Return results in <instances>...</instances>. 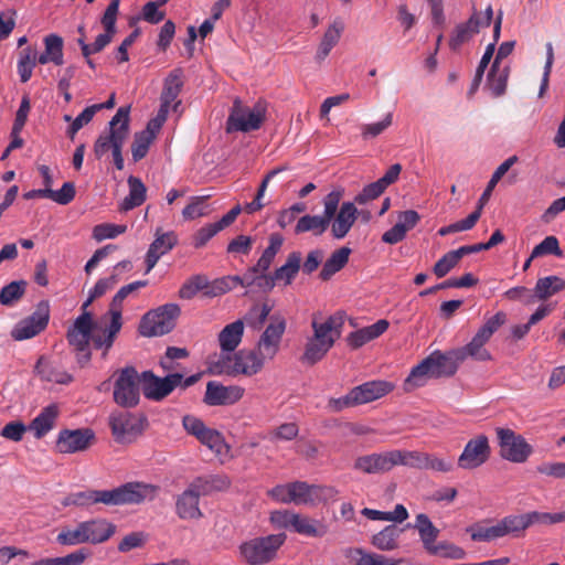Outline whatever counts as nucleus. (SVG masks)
<instances>
[{
	"instance_id": "20",
	"label": "nucleus",
	"mask_w": 565,
	"mask_h": 565,
	"mask_svg": "<svg viewBox=\"0 0 565 565\" xmlns=\"http://www.w3.org/2000/svg\"><path fill=\"white\" fill-rule=\"evenodd\" d=\"M95 435L92 429H64L61 430L56 440V448L62 454L83 451L89 447Z\"/></svg>"
},
{
	"instance_id": "52",
	"label": "nucleus",
	"mask_w": 565,
	"mask_h": 565,
	"mask_svg": "<svg viewBox=\"0 0 565 565\" xmlns=\"http://www.w3.org/2000/svg\"><path fill=\"white\" fill-rule=\"evenodd\" d=\"M56 542L63 546L85 544L82 522L75 527H63L56 536Z\"/></svg>"
},
{
	"instance_id": "31",
	"label": "nucleus",
	"mask_w": 565,
	"mask_h": 565,
	"mask_svg": "<svg viewBox=\"0 0 565 565\" xmlns=\"http://www.w3.org/2000/svg\"><path fill=\"white\" fill-rule=\"evenodd\" d=\"M344 24L337 18L324 32L316 53V61L322 62L330 54L331 50L339 43Z\"/></svg>"
},
{
	"instance_id": "27",
	"label": "nucleus",
	"mask_w": 565,
	"mask_h": 565,
	"mask_svg": "<svg viewBox=\"0 0 565 565\" xmlns=\"http://www.w3.org/2000/svg\"><path fill=\"white\" fill-rule=\"evenodd\" d=\"M58 415V405L50 404L43 407L40 414L32 419L29 429L33 431L35 438L41 439L54 428Z\"/></svg>"
},
{
	"instance_id": "18",
	"label": "nucleus",
	"mask_w": 565,
	"mask_h": 565,
	"mask_svg": "<svg viewBox=\"0 0 565 565\" xmlns=\"http://www.w3.org/2000/svg\"><path fill=\"white\" fill-rule=\"evenodd\" d=\"M490 454L491 448L488 437L479 435L466 444L457 465L461 469L473 470L486 463L490 458Z\"/></svg>"
},
{
	"instance_id": "10",
	"label": "nucleus",
	"mask_w": 565,
	"mask_h": 565,
	"mask_svg": "<svg viewBox=\"0 0 565 565\" xmlns=\"http://www.w3.org/2000/svg\"><path fill=\"white\" fill-rule=\"evenodd\" d=\"M565 521V511L559 513L527 512L524 514H512L501 519L499 523L501 536L512 535L520 537L524 531L533 524H554Z\"/></svg>"
},
{
	"instance_id": "45",
	"label": "nucleus",
	"mask_w": 565,
	"mask_h": 565,
	"mask_svg": "<svg viewBox=\"0 0 565 565\" xmlns=\"http://www.w3.org/2000/svg\"><path fill=\"white\" fill-rule=\"evenodd\" d=\"M330 222L322 215H305L299 218L295 232L297 234L305 232H312L313 235L319 236L326 232Z\"/></svg>"
},
{
	"instance_id": "46",
	"label": "nucleus",
	"mask_w": 565,
	"mask_h": 565,
	"mask_svg": "<svg viewBox=\"0 0 565 565\" xmlns=\"http://www.w3.org/2000/svg\"><path fill=\"white\" fill-rule=\"evenodd\" d=\"M26 286L25 280H15L6 285L0 290V303L7 307L13 306L24 296Z\"/></svg>"
},
{
	"instance_id": "39",
	"label": "nucleus",
	"mask_w": 565,
	"mask_h": 565,
	"mask_svg": "<svg viewBox=\"0 0 565 565\" xmlns=\"http://www.w3.org/2000/svg\"><path fill=\"white\" fill-rule=\"evenodd\" d=\"M301 262L302 255L300 252L295 250L289 253L286 263L274 271L277 281H284L285 285H290L301 268Z\"/></svg>"
},
{
	"instance_id": "6",
	"label": "nucleus",
	"mask_w": 565,
	"mask_h": 565,
	"mask_svg": "<svg viewBox=\"0 0 565 565\" xmlns=\"http://www.w3.org/2000/svg\"><path fill=\"white\" fill-rule=\"evenodd\" d=\"M148 285V280H137L130 282L128 285L122 286L113 297L111 302L109 305L108 312L100 318V322L108 320V324L105 326L104 335L96 334L93 339V345L95 349H104L103 355L105 356L107 352L113 347L117 334L121 330L122 327V302L127 297L131 294L136 292L140 288H143Z\"/></svg>"
},
{
	"instance_id": "26",
	"label": "nucleus",
	"mask_w": 565,
	"mask_h": 565,
	"mask_svg": "<svg viewBox=\"0 0 565 565\" xmlns=\"http://www.w3.org/2000/svg\"><path fill=\"white\" fill-rule=\"evenodd\" d=\"M333 218L332 235L338 239L343 238L358 220V209L353 202H343Z\"/></svg>"
},
{
	"instance_id": "23",
	"label": "nucleus",
	"mask_w": 565,
	"mask_h": 565,
	"mask_svg": "<svg viewBox=\"0 0 565 565\" xmlns=\"http://www.w3.org/2000/svg\"><path fill=\"white\" fill-rule=\"evenodd\" d=\"M394 385L387 381H369L351 388L355 405H363L376 401L390 392Z\"/></svg>"
},
{
	"instance_id": "21",
	"label": "nucleus",
	"mask_w": 565,
	"mask_h": 565,
	"mask_svg": "<svg viewBox=\"0 0 565 565\" xmlns=\"http://www.w3.org/2000/svg\"><path fill=\"white\" fill-rule=\"evenodd\" d=\"M244 395L241 386H224L216 382H209L204 395L207 405H231L239 401Z\"/></svg>"
},
{
	"instance_id": "43",
	"label": "nucleus",
	"mask_w": 565,
	"mask_h": 565,
	"mask_svg": "<svg viewBox=\"0 0 565 565\" xmlns=\"http://www.w3.org/2000/svg\"><path fill=\"white\" fill-rule=\"evenodd\" d=\"M394 451V460L396 466H405L409 468L425 470L427 452L417 451V450H399L395 449Z\"/></svg>"
},
{
	"instance_id": "15",
	"label": "nucleus",
	"mask_w": 565,
	"mask_h": 565,
	"mask_svg": "<svg viewBox=\"0 0 565 565\" xmlns=\"http://www.w3.org/2000/svg\"><path fill=\"white\" fill-rule=\"evenodd\" d=\"M146 398L160 402L169 396L182 382L181 373H170L164 377L157 376L152 371H143L139 376Z\"/></svg>"
},
{
	"instance_id": "56",
	"label": "nucleus",
	"mask_w": 565,
	"mask_h": 565,
	"mask_svg": "<svg viewBox=\"0 0 565 565\" xmlns=\"http://www.w3.org/2000/svg\"><path fill=\"white\" fill-rule=\"evenodd\" d=\"M196 439L216 455H221L225 447L223 436L215 429L206 427Z\"/></svg>"
},
{
	"instance_id": "51",
	"label": "nucleus",
	"mask_w": 565,
	"mask_h": 565,
	"mask_svg": "<svg viewBox=\"0 0 565 565\" xmlns=\"http://www.w3.org/2000/svg\"><path fill=\"white\" fill-rule=\"evenodd\" d=\"M315 484L305 481L291 482L292 502L296 504L313 505Z\"/></svg>"
},
{
	"instance_id": "54",
	"label": "nucleus",
	"mask_w": 565,
	"mask_h": 565,
	"mask_svg": "<svg viewBox=\"0 0 565 565\" xmlns=\"http://www.w3.org/2000/svg\"><path fill=\"white\" fill-rule=\"evenodd\" d=\"M508 82V68H493V64L488 73V85L495 97L504 94Z\"/></svg>"
},
{
	"instance_id": "17",
	"label": "nucleus",
	"mask_w": 565,
	"mask_h": 565,
	"mask_svg": "<svg viewBox=\"0 0 565 565\" xmlns=\"http://www.w3.org/2000/svg\"><path fill=\"white\" fill-rule=\"evenodd\" d=\"M50 319V309L47 301H41L35 311L28 318L21 320L13 328L11 335L17 341L31 339L43 331Z\"/></svg>"
},
{
	"instance_id": "55",
	"label": "nucleus",
	"mask_w": 565,
	"mask_h": 565,
	"mask_svg": "<svg viewBox=\"0 0 565 565\" xmlns=\"http://www.w3.org/2000/svg\"><path fill=\"white\" fill-rule=\"evenodd\" d=\"M45 52L52 57V63L62 65L64 63L63 39L57 34H49L44 38Z\"/></svg>"
},
{
	"instance_id": "29",
	"label": "nucleus",
	"mask_w": 565,
	"mask_h": 565,
	"mask_svg": "<svg viewBox=\"0 0 565 565\" xmlns=\"http://www.w3.org/2000/svg\"><path fill=\"white\" fill-rule=\"evenodd\" d=\"M488 342V339H486L479 333H476L469 343H467L463 347L457 348L456 351L459 355L461 363H463L468 358L478 362L490 361L492 356L489 350L486 348V344Z\"/></svg>"
},
{
	"instance_id": "60",
	"label": "nucleus",
	"mask_w": 565,
	"mask_h": 565,
	"mask_svg": "<svg viewBox=\"0 0 565 565\" xmlns=\"http://www.w3.org/2000/svg\"><path fill=\"white\" fill-rule=\"evenodd\" d=\"M126 231H127V225L103 223V224L96 225L93 228V237L97 242H102L104 239L115 238L118 235L124 234Z\"/></svg>"
},
{
	"instance_id": "61",
	"label": "nucleus",
	"mask_w": 565,
	"mask_h": 565,
	"mask_svg": "<svg viewBox=\"0 0 565 565\" xmlns=\"http://www.w3.org/2000/svg\"><path fill=\"white\" fill-rule=\"evenodd\" d=\"M461 257L457 249L446 253L433 267L434 274L438 278L445 277L460 262Z\"/></svg>"
},
{
	"instance_id": "53",
	"label": "nucleus",
	"mask_w": 565,
	"mask_h": 565,
	"mask_svg": "<svg viewBox=\"0 0 565 565\" xmlns=\"http://www.w3.org/2000/svg\"><path fill=\"white\" fill-rule=\"evenodd\" d=\"M481 216L480 209H476L472 213H470L466 218L452 223L447 226H443L438 230V235L446 236L452 233L469 231L471 230Z\"/></svg>"
},
{
	"instance_id": "34",
	"label": "nucleus",
	"mask_w": 565,
	"mask_h": 565,
	"mask_svg": "<svg viewBox=\"0 0 565 565\" xmlns=\"http://www.w3.org/2000/svg\"><path fill=\"white\" fill-rule=\"evenodd\" d=\"M291 531L308 537H322L327 534L328 526L319 520L296 513Z\"/></svg>"
},
{
	"instance_id": "40",
	"label": "nucleus",
	"mask_w": 565,
	"mask_h": 565,
	"mask_svg": "<svg viewBox=\"0 0 565 565\" xmlns=\"http://www.w3.org/2000/svg\"><path fill=\"white\" fill-rule=\"evenodd\" d=\"M128 185L129 194L120 204L121 211H129L140 206L146 200L147 189L139 178L130 175L128 178Z\"/></svg>"
},
{
	"instance_id": "57",
	"label": "nucleus",
	"mask_w": 565,
	"mask_h": 565,
	"mask_svg": "<svg viewBox=\"0 0 565 565\" xmlns=\"http://www.w3.org/2000/svg\"><path fill=\"white\" fill-rule=\"evenodd\" d=\"M299 427L296 423H284L267 434L270 443L290 441L298 436Z\"/></svg>"
},
{
	"instance_id": "28",
	"label": "nucleus",
	"mask_w": 565,
	"mask_h": 565,
	"mask_svg": "<svg viewBox=\"0 0 565 565\" xmlns=\"http://www.w3.org/2000/svg\"><path fill=\"white\" fill-rule=\"evenodd\" d=\"M390 323L385 319L377 320L375 323L351 332L347 337V342L352 349H359L365 343L382 335L388 328Z\"/></svg>"
},
{
	"instance_id": "14",
	"label": "nucleus",
	"mask_w": 565,
	"mask_h": 565,
	"mask_svg": "<svg viewBox=\"0 0 565 565\" xmlns=\"http://www.w3.org/2000/svg\"><path fill=\"white\" fill-rule=\"evenodd\" d=\"M495 433L499 440L500 456L503 459L515 463L527 460L533 449L522 435L503 427H498Z\"/></svg>"
},
{
	"instance_id": "24",
	"label": "nucleus",
	"mask_w": 565,
	"mask_h": 565,
	"mask_svg": "<svg viewBox=\"0 0 565 565\" xmlns=\"http://www.w3.org/2000/svg\"><path fill=\"white\" fill-rule=\"evenodd\" d=\"M85 542L97 545L108 541L116 533V525L104 518L82 521Z\"/></svg>"
},
{
	"instance_id": "9",
	"label": "nucleus",
	"mask_w": 565,
	"mask_h": 565,
	"mask_svg": "<svg viewBox=\"0 0 565 565\" xmlns=\"http://www.w3.org/2000/svg\"><path fill=\"white\" fill-rule=\"evenodd\" d=\"M181 309L177 303H166L148 311L141 319L139 332L143 337H161L171 332Z\"/></svg>"
},
{
	"instance_id": "16",
	"label": "nucleus",
	"mask_w": 565,
	"mask_h": 565,
	"mask_svg": "<svg viewBox=\"0 0 565 565\" xmlns=\"http://www.w3.org/2000/svg\"><path fill=\"white\" fill-rule=\"evenodd\" d=\"M286 328L287 321L281 313L276 312L270 316L269 323L260 334L256 345V349L267 360H274L279 352Z\"/></svg>"
},
{
	"instance_id": "37",
	"label": "nucleus",
	"mask_w": 565,
	"mask_h": 565,
	"mask_svg": "<svg viewBox=\"0 0 565 565\" xmlns=\"http://www.w3.org/2000/svg\"><path fill=\"white\" fill-rule=\"evenodd\" d=\"M351 249L347 246L334 250L323 264L319 274L320 279L323 281L331 279L333 275L340 271L348 264Z\"/></svg>"
},
{
	"instance_id": "58",
	"label": "nucleus",
	"mask_w": 565,
	"mask_h": 565,
	"mask_svg": "<svg viewBox=\"0 0 565 565\" xmlns=\"http://www.w3.org/2000/svg\"><path fill=\"white\" fill-rule=\"evenodd\" d=\"M153 140L154 139L151 138V134L148 131H139L135 134L134 142L131 145L134 161H140L147 156L149 147Z\"/></svg>"
},
{
	"instance_id": "5",
	"label": "nucleus",
	"mask_w": 565,
	"mask_h": 565,
	"mask_svg": "<svg viewBox=\"0 0 565 565\" xmlns=\"http://www.w3.org/2000/svg\"><path fill=\"white\" fill-rule=\"evenodd\" d=\"M267 359L256 350H239L235 353H221L216 360L209 362V373L212 375L253 376L259 373Z\"/></svg>"
},
{
	"instance_id": "35",
	"label": "nucleus",
	"mask_w": 565,
	"mask_h": 565,
	"mask_svg": "<svg viewBox=\"0 0 565 565\" xmlns=\"http://www.w3.org/2000/svg\"><path fill=\"white\" fill-rule=\"evenodd\" d=\"M268 241V246L265 248L257 263L250 268L253 273H266L282 247L284 237L280 233H271Z\"/></svg>"
},
{
	"instance_id": "41",
	"label": "nucleus",
	"mask_w": 565,
	"mask_h": 565,
	"mask_svg": "<svg viewBox=\"0 0 565 565\" xmlns=\"http://www.w3.org/2000/svg\"><path fill=\"white\" fill-rule=\"evenodd\" d=\"M403 529L396 525H387L372 537V544L380 551H393L398 547L397 540Z\"/></svg>"
},
{
	"instance_id": "50",
	"label": "nucleus",
	"mask_w": 565,
	"mask_h": 565,
	"mask_svg": "<svg viewBox=\"0 0 565 565\" xmlns=\"http://www.w3.org/2000/svg\"><path fill=\"white\" fill-rule=\"evenodd\" d=\"M429 554L449 559H463L467 555L462 547L447 541L436 543Z\"/></svg>"
},
{
	"instance_id": "47",
	"label": "nucleus",
	"mask_w": 565,
	"mask_h": 565,
	"mask_svg": "<svg viewBox=\"0 0 565 565\" xmlns=\"http://www.w3.org/2000/svg\"><path fill=\"white\" fill-rule=\"evenodd\" d=\"M285 168H276V169H273L271 171H269L263 179V181L260 182V185L257 190V193H256V196L255 199L249 202V203H246L244 210L247 214H254L255 212L262 210L265 204L263 203V199L265 196V193H266V190H267V186L270 182V180L276 175L278 174L279 172L284 171Z\"/></svg>"
},
{
	"instance_id": "64",
	"label": "nucleus",
	"mask_w": 565,
	"mask_h": 565,
	"mask_svg": "<svg viewBox=\"0 0 565 565\" xmlns=\"http://www.w3.org/2000/svg\"><path fill=\"white\" fill-rule=\"evenodd\" d=\"M203 281H204V275L192 276L179 289V297L181 299L190 300L199 291L203 292V289H204Z\"/></svg>"
},
{
	"instance_id": "48",
	"label": "nucleus",
	"mask_w": 565,
	"mask_h": 565,
	"mask_svg": "<svg viewBox=\"0 0 565 565\" xmlns=\"http://www.w3.org/2000/svg\"><path fill=\"white\" fill-rule=\"evenodd\" d=\"M35 371L45 381L55 382L58 384H68L73 377L66 372L54 370L43 358L39 359L35 365Z\"/></svg>"
},
{
	"instance_id": "22",
	"label": "nucleus",
	"mask_w": 565,
	"mask_h": 565,
	"mask_svg": "<svg viewBox=\"0 0 565 565\" xmlns=\"http://www.w3.org/2000/svg\"><path fill=\"white\" fill-rule=\"evenodd\" d=\"M200 492L190 483L188 488L177 497L175 513L182 520H198L203 516L200 509Z\"/></svg>"
},
{
	"instance_id": "49",
	"label": "nucleus",
	"mask_w": 565,
	"mask_h": 565,
	"mask_svg": "<svg viewBox=\"0 0 565 565\" xmlns=\"http://www.w3.org/2000/svg\"><path fill=\"white\" fill-rule=\"evenodd\" d=\"M273 307L264 302L262 305H254L245 316L246 323L254 330H259L265 321L270 318Z\"/></svg>"
},
{
	"instance_id": "19",
	"label": "nucleus",
	"mask_w": 565,
	"mask_h": 565,
	"mask_svg": "<svg viewBox=\"0 0 565 565\" xmlns=\"http://www.w3.org/2000/svg\"><path fill=\"white\" fill-rule=\"evenodd\" d=\"M395 467L394 451L373 452L360 456L354 460L353 468L367 475H380Z\"/></svg>"
},
{
	"instance_id": "4",
	"label": "nucleus",
	"mask_w": 565,
	"mask_h": 565,
	"mask_svg": "<svg viewBox=\"0 0 565 565\" xmlns=\"http://www.w3.org/2000/svg\"><path fill=\"white\" fill-rule=\"evenodd\" d=\"M130 107H120L109 121L108 132H103L96 139L93 152L97 160L104 158L109 151L117 170L124 169L122 148L129 135Z\"/></svg>"
},
{
	"instance_id": "7",
	"label": "nucleus",
	"mask_w": 565,
	"mask_h": 565,
	"mask_svg": "<svg viewBox=\"0 0 565 565\" xmlns=\"http://www.w3.org/2000/svg\"><path fill=\"white\" fill-rule=\"evenodd\" d=\"M108 324V320L99 324H95L93 319L87 315H79L74 323L68 328L66 332V339L78 353L77 361L83 366L90 360L89 341L94 339L96 334L104 335L105 326Z\"/></svg>"
},
{
	"instance_id": "44",
	"label": "nucleus",
	"mask_w": 565,
	"mask_h": 565,
	"mask_svg": "<svg viewBox=\"0 0 565 565\" xmlns=\"http://www.w3.org/2000/svg\"><path fill=\"white\" fill-rule=\"evenodd\" d=\"M518 161L516 156H512L508 158L505 161H503L493 172L490 181L488 182V185L483 193L481 194L477 209H480V212L482 213V209L484 204L489 201L491 193L494 189V186L498 184V182L502 179V177L510 170V168Z\"/></svg>"
},
{
	"instance_id": "13",
	"label": "nucleus",
	"mask_w": 565,
	"mask_h": 565,
	"mask_svg": "<svg viewBox=\"0 0 565 565\" xmlns=\"http://www.w3.org/2000/svg\"><path fill=\"white\" fill-rule=\"evenodd\" d=\"M109 426L115 440L124 444L136 440L148 426V420L143 415L115 412L109 416Z\"/></svg>"
},
{
	"instance_id": "36",
	"label": "nucleus",
	"mask_w": 565,
	"mask_h": 565,
	"mask_svg": "<svg viewBox=\"0 0 565 565\" xmlns=\"http://www.w3.org/2000/svg\"><path fill=\"white\" fill-rule=\"evenodd\" d=\"M191 484L201 495H207L214 491H224L230 488L231 481L225 475H210L195 478Z\"/></svg>"
},
{
	"instance_id": "63",
	"label": "nucleus",
	"mask_w": 565,
	"mask_h": 565,
	"mask_svg": "<svg viewBox=\"0 0 565 565\" xmlns=\"http://www.w3.org/2000/svg\"><path fill=\"white\" fill-rule=\"evenodd\" d=\"M507 321V315L503 311L497 312L494 316L488 318L484 323L479 328L477 333L481 334L490 341L491 337L497 332Z\"/></svg>"
},
{
	"instance_id": "25",
	"label": "nucleus",
	"mask_w": 565,
	"mask_h": 565,
	"mask_svg": "<svg viewBox=\"0 0 565 565\" xmlns=\"http://www.w3.org/2000/svg\"><path fill=\"white\" fill-rule=\"evenodd\" d=\"M178 243V236L174 232L160 233L156 232V238L150 244L146 254V274L150 273L157 265L161 256L170 252Z\"/></svg>"
},
{
	"instance_id": "32",
	"label": "nucleus",
	"mask_w": 565,
	"mask_h": 565,
	"mask_svg": "<svg viewBox=\"0 0 565 565\" xmlns=\"http://www.w3.org/2000/svg\"><path fill=\"white\" fill-rule=\"evenodd\" d=\"M183 87V71L178 67L172 70L168 76L164 78L163 89L160 96V102H166L173 104V109L181 104L180 100H177L181 89Z\"/></svg>"
},
{
	"instance_id": "1",
	"label": "nucleus",
	"mask_w": 565,
	"mask_h": 565,
	"mask_svg": "<svg viewBox=\"0 0 565 565\" xmlns=\"http://www.w3.org/2000/svg\"><path fill=\"white\" fill-rule=\"evenodd\" d=\"M158 488L142 482H127L110 490H85L70 494L66 504L88 507L102 503L108 507L140 504L145 500H152Z\"/></svg>"
},
{
	"instance_id": "59",
	"label": "nucleus",
	"mask_w": 565,
	"mask_h": 565,
	"mask_svg": "<svg viewBox=\"0 0 565 565\" xmlns=\"http://www.w3.org/2000/svg\"><path fill=\"white\" fill-rule=\"evenodd\" d=\"M35 66V52L30 47L24 49L20 53V57L18 61V73L20 75V79L22 83H26L31 76L32 71Z\"/></svg>"
},
{
	"instance_id": "3",
	"label": "nucleus",
	"mask_w": 565,
	"mask_h": 565,
	"mask_svg": "<svg viewBox=\"0 0 565 565\" xmlns=\"http://www.w3.org/2000/svg\"><path fill=\"white\" fill-rule=\"evenodd\" d=\"M460 364L456 349L446 352L435 351L412 369L403 388L405 392H412L424 386L428 379L450 377L456 374Z\"/></svg>"
},
{
	"instance_id": "38",
	"label": "nucleus",
	"mask_w": 565,
	"mask_h": 565,
	"mask_svg": "<svg viewBox=\"0 0 565 565\" xmlns=\"http://www.w3.org/2000/svg\"><path fill=\"white\" fill-rule=\"evenodd\" d=\"M414 527L418 531L424 548L429 553L436 544L439 530L425 513L417 514Z\"/></svg>"
},
{
	"instance_id": "30",
	"label": "nucleus",
	"mask_w": 565,
	"mask_h": 565,
	"mask_svg": "<svg viewBox=\"0 0 565 565\" xmlns=\"http://www.w3.org/2000/svg\"><path fill=\"white\" fill-rule=\"evenodd\" d=\"M244 335L243 320H236L226 324L218 333L217 340L221 348V353L232 354L241 344Z\"/></svg>"
},
{
	"instance_id": "2",
	"label": "nucleus",
	"mask_w": 565,
	"mask_h": 565,
	"mask_svg": "<svg viewBox=\"0 0 565 565\" xmlns=\"http://www.w3.org/2000/svg\"><path fill=\"white\" fill-rule=\"evenodd\" d=\"M344 313L338 311L331 315L326 321L319 322L313 316L311 328L313 334L309 337L305 344L300 361L307 365H315L320 362L341 337L344 324Z\"/></svg>"
},
{
	"instance_id": "42",
	"label": "nucleus",
	"mask_w": 565,
	"mask_h": 565,
	"mask_svg": "<svg viewBox=\"0 0 565 565\" xmlns=\"http://www.w3.org/2000/svg\"><path fill=\"white\" fill-rule=\"evenodd\" d=\"M565 289V279L552 275L540 278L534 287L535 297L540 300H546L550 297Z\"/></svg>"
},
{
	"instance_id": "11",
	"label": "nucleus",
	"mask_w": 565,
	"mask_h": 565,
	"mask_svg": "<svg viewBox=\"0 0 565 565\" xmlns=\"http://www.w3.org/2000/svg\"><path fill=\"white\" fill-rule=\"evenodd\" d=\"M266 118V106L258 102L253 108L244 106L241 99L236 98L233 103L230 116L226 122V131L248 132L257 130Z\"/></svg>"
},
{
	"instance_id": "33",
	"label": "nucleus",
	"mask_w": 565,
	"mask_h": 565,
	"mask_svg": "<svg viewBox=\"0 0 565 565\" xmlns=\"http://www.w3.org/2000/svg\"><path fill=\"white\" fill-rule=\"evenodd\" d=\"M478 24L477 17H470L468 21L457 24L449 38V47L458 51L461 45L469 42L475 34L479 33L481 28Z\"/></svg>"
},
{
	"instance_id": "8",
	"label": "nucleus",
	"mask_w": 565,
	"mask_h": 565,
	"mask_svg": "<svg viewBox=\"0 0 565 565\" xmlns=\"http://www.w3.org/2000/svg\"><path fill=\"white\" fill-rule=\"evenodd\" d=\"M286 539L279 533L245 541L238 546L239 557L248 565H265L276 557Z\"/></svg>"
},
{
	"instance_id": "62",
	"label": "nucleus",
	"mask_w": 565,
	"mask_h": 565,
	"mask_svg": "<svg viewBox=\"0 0 565 565\" xmlns=\"http://www.w3.org/2000/svg\"><path fill=\"white\" fill-rule=\"evenodd\" d=\"M544 255H555L557 257H561L563 255L556 236H546L532 250V257H541Z\"/></svg>"
},
{
	"instance_id": "12",
	"label": "nucleus",
	"mask_w": 565,
	"mask_h": 565,
	"mask_svg": "<svg viewBox=\"0 0 565 565\" xmlns=\"http://www.w3.org/2000/svg\"><path fill=\"white\" fill-rule=\"evenodd\" d=\"M139 376L134 366H126L118 372L114 384V401L124 408H132L140 401Z\"/></svg>"
}]
</instances>
